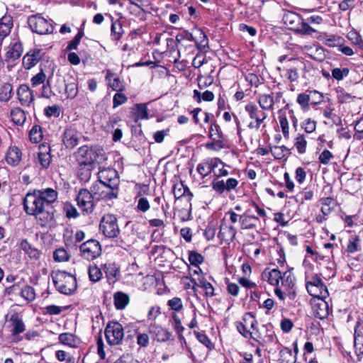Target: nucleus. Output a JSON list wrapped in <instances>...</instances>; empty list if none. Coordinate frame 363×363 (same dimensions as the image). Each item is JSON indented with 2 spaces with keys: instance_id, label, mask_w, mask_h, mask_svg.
I'll return each instance as SVG.
<instances>
[{
  "instance_id": "48",
  "label": "nucleus",
  "mask_w": 363,
  "mask_h": 363,
  "mask_svg": "<svg viewBox=\"0 0 363 363\" xmlns=\"http://www.w3.org/2000/svg\"><path fill=\"white\" fill-rule=\"evenodd\" d=\"M12 96V86L11 84L5 83L1 89L0 100L7 101Z\"/></svg>"
},
{
  "instance_id": "5",
  "label": "nucleus",
  "mask_w": 363,
  "mask_h": 363,
  "mask_svg": "<svg viewBox=\"0 0 363 363\" xmlns=\"http://www.w3.org/2000/svg\"><path fill=\"white\" fill-rule=\"evenodd\" d=\"M306 289L314 298H328L329 293L327 286L317 275L313 276L306 281Z\"/></svg>"
},
{
  "instance_id": "44",
  "label": "nucleus",
  "mask_w": 363,
  "mask_h": 363,
  "mask_svg": "<svg viewBox=\"0 0 363 363\" xmlns=\"http://www.w3.org/2000/svg\"><path fill=\"white\" fill-rule=\"evenodd\" d=\"M271 152L275 159L281 160L289 154V150L282 146H274L272 148Z\"/></svg>"
},
{
  "instance_id": "57",
  "label": "nucleus",
  "mask_w": 363,
  "mask_h": 363,
  "mask_svg": "<svg viewBox=\"0 0 363 363\" xmlns=\"http://www.w3.org/2000/svg\"><path fill=\"white\" fill-rule=\"evenodd\" d=\"M348 39L359 48L363 50V40L361 35L356 32H350L347 34Z\"/></svg>"
},
{
  "instance_id": "37",
  "label": "nucleus",
  "mask_w": 363,
  "mask_h": 363,
  "mask_svg": "<svg viewBox=\"0 0 363 363\" xmlns=\"http://www.w3.org/2000/svg\"><path fill=\"white\" fill-rule=\"evenodd\" d=\"M361 250V239L359 236L355 235L350 238L347 251L349 253H354Z\"/></svg>"
},
{
  "instance_id": "7",
  "label": "nucleus",
  "mask_w": 363,
  "mask_h": 363,
  "mask_svg": "<svg viewBox=\"0 0 363 363\" xmlns=\"http://www.w3.org/2000/svg\"><path fill=\"white\" fill-rule=\"evenodd\" d=\"M77 204L79 208L86 213H91L94 211V201L91 192L87 189H81L78 194Z\"/></svg>"
},
{
  "instance_id": "36",
  "label": "nucleus",
  "mask_w": 363,
  "mask_h": 363,
  "mask_svg": "<svg viewBox=\"0 0 363 363\" xmlns=\"http://www.w3.org/2000/svg\"><path fill=\"white\" fill-rule=\"evenodd\" d=\"M294 146L299 154H303L306 152L307 140L303 134H298L295 138Z\"/></svg>"
},
{
  "instance_id": "1",
  "label": "nucleus",
  "mask_w": 363,
  "mask_h": 363,
  "mask_svg": "<svg viewBox=\"0 0 363 363\" xmlns=\"http://www.w3.org/2000/svg\"><path fill=\"white\" fill-rule=\"evenodd\" d=\"M57 191L52 188L28 192L23 199V207L27 214L34 216L40 226L45 227L54 218L52 203L57 199Z\"/></svg>"
},
{
  "instance_id": "43",
  "label": "nucleus",
  "mask_w": 363,
  "mask_h": 363,
  "mask_svg": "<svg viewBox=\"0 0 363 363\" xmlns=\"http://www.w3.org/2000/svg\"><path fill=\"white\" fill-rule=\"evenodd\" d=\"M294 31L302 35H312L313 33L316 32V30L310 26L303 18L301 23H300V25L296 27Z\"/></svg>"
},
{
  "instance_id": "56",
  "label": "nucleus",
  "mask_w": 363,
  "mask_h": 363,
  "mask_svg": "<svg viewBox=\"0 0 363 363\" xmlns=\"http://www.w3.org/2000/svg\"><path fill=\"white\" fill-rule=\"evenodd\" d=\"M354 328V345L357 347L360 345L359 350L363 352V335L357 331V328H363V323L359 321L357 322Z\"/></svg>"
},
{
  "instance_id": "59",
  "label": "nucleus",
  "mask_w": 363,
  "mask_h": 363,
  "mask_svg": "<svg viewBox=\"0 0 363 363\" xmlns=\"http://www.w3.org/2000/svg\"><path fill=\"white\" fill-rule=\"evenodd\" d=\"M211 186L212 189L219 194H222L225 191H226L225 183L224 180H219L216 179L213 180Z\"/></svg>"
},
{
  "instance_id": "4",
  "label": "nucleus",
  "mask_w": 363,
  "mask_h": 363,
  "mask_svg": "<svg viewBox=\"0 0 363 363\" xmlns=\"http://www.w3.org/2000/svg\"><path fill=\"white\" fill-rule=\"evenodd\" d=\"M28 23L33 32L40 35H47L53 32L52 25L40 14L29 16Z\"/></svg>"
},
{
  "instance_id": "12",
  "label": "nucleus",
  "mask_w": 363,
  "mask_h": 363,
  "mask_svg": "<svg viewBox=\"0 0 363 363\" xmlns=\"http://www.w3.org/2000/svg\"><path fill=\"white\" fill-rule=\"evenodd\" d=\"M80 133L72 127L67 128L63 134L62 141L66 148L73 149L79 143Z\"/></svg>"
},
{
  "instance_id": "20",
  "label": "nucleus",
  "mask_w": 363,
  "mask_h": 363,
  "mask_svg": "<svg viewBox=\"0 0 363 363\" xmlns=\"http://www.w3.org/2000/svg\"><path fill=\"white\" fill-rule=\"evenodd\" d=\"M149 332L154 335L155 339L158 342H165L171 337L168 330L156 324L150 325Z\"/></svg>"
},
{
  "instance_id": "64",
  "label": "nucleus",
  "mask_w": 363,
  "mask_h": 363,
  "mask_svg": "<svg viewBox=\"0 0 363 363\" xmlns=\"http://www.w3.org/2000/svg\"><path fill=\"white\" fill-rule=\"evenodd\" d=\"M301 127L307 133H311L315 130L316 123L315 121L308 118L303 122Z\"/></svg>"
},
{
  "instance_id": "15",
  "label": "nucleus",
  "mask_w": 363,
  "mask_h": 363,
  "mask_svg": "<svg viewBox=\"0 0 363 363\" xmlns=\"http://www.w3.org/2000/svg\"><path fill=\"white\" fill-rule=\"evenodd\" d=\"M99 230L106 238H113V216L112 214H107L102 217Z\"/></svg>"
},
{
  "instance_id": "18",
  "label": "nucleus",
  "mask_w": 363,
  "mask_h": 363,
  "mask_svg": "<svg viewBox=\"0 0 363 363\" xmlns=\"http://www.w3.org/2000/svg\"><path fill=\"white\" fill-rule=\"evenodd\" d=\"M38 159L43 168H48L52 160L50 145L47 144H42L39 146Z\"/></svg>"
},
{
  "instance_id": "63",
  "label": "nucleus",
  "mask_w": 363,
  "mask_h": 363,
  "mask_svg": "<svg viewBox=\"0 0 363 363\" xmlns=\"http://www.w3.org/2000/svg\"><path fill=\"white\" fill-rule=\"evenodd\" d=\"M220 127L218 125L212 124L209 130V137L214 141H220L221 135L219 132Z\"/></svg>"
},
{
  "instance_id": "50",
  "label": "nucleus",
  "mask_w": 363,
  "mask_h": 363,
  "mask_svg": "<svg viewBox=\"0 0 363 363\" xmlns=\"http://www.w3.org/2000/svg\"><path fill=\"white\" fill-rule=\"evenodd\" d=\"M203 261V257L197 252L189 251V262L193 267H197L201 264Z\"/></svg>"
},
{
  "instance_id": "32",
  "label": "nucleus",
  "mask_w": 363,
  "mask_h": 363,
  "mask_svg": "<svg viewBox=\"0 0 363 363\" xmlns=\"http://www.w3.org/2000/svg\"><path fill=\"white\" fill-rule=\"evenodd\" d=\"M235 230L233 226L222 227L219 231L218 237L225 241H232L235 236Z\"/></svg>"
},
{
  "instance_id": "6",
  "label": "nucleus",
  "mask_w": 363,
  "mask_h": 363,
  "mask_svg": "<svg viewBox=\"0 0 363 363\" xmlns=\"http://www.w3.org/2000/svg\"><path fill=\"white\" fill-rule=\"evenodd\" d=\"M79 250L82 257L84 259L93 260L100 255L101 248L99 241L91 239L82 243L79 247Z\"/></svg>"
},
{
  "instance_id": "34",
  "label": "nucleus",
  "mask_w": 363,
  "mask_h": 363,
  "mask_svg": "<svg viewBox=\"0 0 363 363\" xmlns=\"http://www.w3.org/2000/svg\"><path fill=\"white\" fill-rule=\"evenodd\" d=\"M193 98L198 103H201V101H212L214 99V94L212 91L206 90L201 94L198 90L194 91Z\"/></svg>"
},
{
  "instance_id": "41",
  "label": "nucleus",
  "mask_w": 363,
  "mask_h": 363,
  "mask_svg": "<svg viewBox=\"0 0 363 363\" xmlns=\"http://www.w3.org/2000/svg\"><path fill=\"white\" fill-rule=\"evenodd\" d=\"M84 35L83 28H79L77 34L71 41L69 42L68 45L66 48V50H76Z\"/></svg>"
},
{
  "instance_id": "23",
  "label": "nucleus",
  "mask_w": 363,
  "mask_h": 363,
  "mask_svg": "<svg viewBox=\"0 0 363 363\" xmlns=\"http://www.w3.org/2000/svg\"><path fill=\"white\" fill-rule=\"evenodd\" d=\"M191 281L194 284V286H192L193 289L196 285L202 288L205 291V294L207 296H214V288L213 285L207 281L203 277L197 278L192 277Z\"/></svg>"
},
{
  "instance_id": "39",
  "label": "nucleus",
  "mask_w": 363,
  "mask_h": 363,
  "mask_svg": "<svg viewBox=\"0 0 363 363\" xmlns=\"http://www.w3.org/2000/svg\"><path fill=\"white\" fill-rule=\"evenodd\" d=\"M173 194L176 199L182 198L186 194L191 195L190 191L187 186H185L182 183L175 184L173 186Z\"/></svg>"
},
{
  "instance_id": "47",
  "label": "nucleus",
  "mask_w": 363,
  "mask_h": 363,
  "mask_svg": "<svg viewBox=\"0 0 363 363\" xmlns=\"http://www.w3.org/2000/svg\"><path fill=\"white\" fill-rule=\"evenodd\" d=\"M89 277L91 281L96 282L99 281L102 277L101 269L95 264L89 266Z\"/></svg>"
},
{
  "instance_id": "22",
  "label": "nucleus",
  "mask_w": 363,
  "mask_h": 363,
  "mask_svg": "<svg viewBox=\"0 0 363 363\" xmlns=\"http://www.w3.org/2000/svg\"><path fill=\"white\" fill-rule=\"evenodd\" d=\"M22 153L18 147L16 146L10 147L6 155L7 163L11 166H16L21 160Z\"/></svg>"
},
{
  "instance_id": "8",
  "label": "nucleus",
  "mask_w": 363,
  "mask_h": 363,
  "mask_svg": "<svg viewBox=\"0 0 363 363\" xmlns=\"http://www.w3.org/2000/svg\"><path fill=\"white\" fill-rule=\"evenodd\" d=\"M239 222L242 229L251 230L257 227L259 219L252 214V208H249L240 216Z\"/></svg>"
},
{
  "instance_id": "24",
  "label": "nucleus",
  "mask_w": 363,
  "mask_h": 363,
  "mask_svg": "<svg viewBox=\"0 0 363 363\" xmlns=\"http://www.w3.org/2000/svg\"><path fill=\"white\" fill-rule=\"evenodd\" d=\"M130 303V296L128 294L122 292H115L114 295V304L115 308L117 310H123Z\"/></svg>"
},
{
  "instance_id": "3",
  "label": "nucleus",
  "mask_w": 363,
  "mask_h": 363,
  "mask_svg": "<svg viewBox=\"0 0 363 363\" xmlns=\"http://www.w3.org/2000/svg\"><path fill=\"white\" fill-rule=\"evenodd\" d=\"M52 281L57 290L61 294L70 295L77 289L76 278L65 271H57L52 274Z\"/></svg>"
},
{
  "instance_id": "27",
  "label": "nucleus",
  "mask_w": 363,
  "mask_h": 363,
  "mask_svg": "<svg viewBox=\"0 0 363 363\" xmlns=\"http://www.w3.org/2000/svg\"><path fill=\"white\" fill-rule=\"evenodd\" d=\"M69 78L71 81H67L65 84V93L67 99H73L78 94V82L77 79H74L72 77Z\"/></svg>"
},
{
  "instance_id": "52",
  "label": "nucleus",
  "mask_w": 363,
  "mask_h": 363,
  "mask_svg": "<svg viewBox=\"0 0 363 363\" xmlns=\"http://www.w3.org/2000/svg\"><path fill=\"white\" fill-rule=\"evenodd\" d=\"M337 93V100L340 103H350L353 100L354 96H352L342 88L338 89Z\"/></svg>"
},
{
  "instance_id": "55",
  "label": "nucleus",
  "mask_w": 363,
  "mask_h": 363,
  "mask_svg": "<svg viewBox=\"0 0 363 363\" xmlns=\"http://www.w3.org/2000/svg\"><path fill=\"white\" fill-rule=\"evenodd\" d=\"M170 321L172 327L177 333L180 334L183 332L184 327L182 326L181 319L177 314L173 313L171 315Z\"/></svg>"
},
{
  "instance_id": "28",
  "label": "nucleus",
  "mask_w": 363,
  "mask_h": 363,
  "mask_svg": "<svg viewBox=\"0 0 363 363\" xmlns=\"http://www.w3.org/2000/svg\"><path fill=\"white\" fill-rule=\"evenodd\" d=\"M98 178L100 184L113 186V170L111 168H104L99 172Z\"/></svg>"
},
{
  "instance_id": "54",
  "label": "nucleus",
  "mask_w": 363,
  "mask_h": 363,
  "mask_svg": "<svg viewBox=\"0 0 363 363\" xmlns=\"http://www.w3.org/2000/svg\"><path fill=\"white\" fill-rule=\"evenodd\" d=\"M167 306L172 311L179 312L183 308V302L180 298L174 297L167 301Z\"/></svg>"
},
{
  "instance_id": "58",
  "label": "nucleus",
  "mask_w": 363,
  "mask_h": 363,
  "mask_svg": "<svg viewBox=\"0 0 363 363\" xmlns=\"http://www.w3.org/2000/svg\"><path fill=\"white\" fill-rule=\"evenodd\" d=\"M52 95H55L52 91L50 82L48 81L45 84L42 85L40 96L45 99H50Z\"/></svg>"
},
{
  "instance_id": "51",
  "label": "nucleus",
  "mask_w": 363,
  "mask_h": 363,
  "mask_svg": "<svg viewBox=\"0 0 363 363\" xmlns=\"http://www.w3.org/2000/svg\"><path fill=\"white\" fill-rule=\"evenodd\" d=\"M21 295L23 298L29 301H33L35 296L34 289L28 285L21 289Z\"/></svg>"
},
{
  "instance_id": "45",
  "label": "nucleus",
  "mask_w": 363,
  "mask_h": 363,
  "mask_svg": "<svg viewBox=\"0 0 363 363\" xmlns=\"http://www.w3.org/2000/svg\"><path fill=\"white\" fill-rule=\"evenodd\" d=\"M242 320L244 325L257 332V321L252 313H246L243 316Z\"/></svg>"
},
{
  "instance_id": "17",
  "label": "nucleus",
  "mask_w": 363,
  "mask_h": 363,
  "mask_svg": "<svg viewBox=\"0 0 363 363\" xmlns=\"http://www.w3.org/2000/svg\"><path fill=\"white\" fill-rule=\"evenodd\" d=\"M245 111L248 113L251 119L257 121V122H263L267 117V113L262 109L253 104H247L245 107Z\"/></svg>"
},
{
  "instance_id": "35",
  "label": "nucleus",
  "mask_w": 363,
  "mask_h": 363,
  "mask_svg": "<svg viewBox=\"0 0 363 363\" xmlns=\"http://www.w3.org/2000/svg\"><path fill=\"white\" fill-rule=\"evenodd\" d=\"M59 341L60 343L70 347H76L77 345V340L75 336L71 333L60 334L59 336Z\"/></svg>"
},
{
  "instance_id": "25",
  "label": "nucleus",
  "mask_w": 363,
  "mask_h": 363,
  "mask_svg": "<svg viewBox=\"0 0 363 363\" xmlns=\"http://www.w3.org/2000/svg\"><path fill=\"white\" fill-rule=\"evenodd\" d=\"M281 281V284L284 286L290 289V291L288 293L287 296L291 300H293L295 297V292H294V291H293V287L295 284H294V281H295L294 277L290 272H286L284 273Z\"/></svg>"
},
{
  "instance_id": "62",
  "label": "nucleus",
  "mask_w": 363,
  "mask_h": 363,
  "mask_svg": "<svg viewBox=\"0 0 363 363\" xmlns=\"http://www.w3.org/2000/svg\"><path fill=\"white\" fill-rule=\"evenodd\" d=\"M279 123L284 137L286 139L289 138V121L286 116L279 117Z\"/></svg>"
},
{
  "instance_id": "11",
  "label": "nucleus",
  "mask_w": 363,
  "mask_h": 363,
  "mask_svg": "<svg viewBox=\"0 0 363 363\" xmlns=\"http://www.w3.org/2000/svg\"><path fill=\"white\" fill-rule=\"evenodd\" d=\"M18 99L22 106H29L34 101L33 92L27 84H21L16 91Z\"/></svg>"
},
{
  "instance_id": "42",
  "label": "nucleus",
  "mask_w": 363,
  "mask_h": 363,
  "mask_svg": "<svg viewBox=\"0 0 363 363\" xmlns=\"http://www.w3.org/2000/svg\"><path fill=\"white\" fill-rule=\"evenodd\" d=\"M21 247L23 250L31 258L38 259L40 257V252L38 250L32 247L26 240H23L21 242Z\"/></svg>"
},
{
  "instance_id": "30",
  "label": "nucleus",
  "mask_w": 363,
  "mask_h": 363,
  "mask_svg": "<svg viewBox=\"0 0 363 363\" xmlns=\"http://www.w3.org/2000/svg\"><path fill=\"white\" fill-rule=\"evenodd\" d=\"M194 38L196 41H194L198 46L206 47L208 45V40L203 30L200 28H195L194 29Z\"/></svg>"
},
{
  "instance_id": "14",
  "label": "nucleus",
  "mask_w": 363,
  "mask_h": 363,
  "mask_svg": "<svg viewBox=\"0 0 363 363\" xmlns=\"http://www.w3.org/2000/svg\"><path fill=\"white\" fill-rule=\"evenodd\" d=\"M100 186L97 184L91 186V191L94 195H98V199L111 201L113 196V186L100 184Z\"/></svg>"
},
{
  "instance_id": "60",
  "label": "nucleus",
  "mask_w": 363,
  "mask_h": 363,
  "mask_svg": "<svg viewBox=\"0 0 363 363\" xmlns=\"http://www.w3.org/2000/svg\"><path fill=\"white\" fill-rule=\"evenodd\" d=\"M115 345L121 343L124 337L123 328L119 323L115 321Z\"/></svg>"
},
{
  "instance_id": "31",
  "label": "nucleus",
  "mask_w": 363,
  "mask_h": 363,
  "mask_svg": "<svg viewBox=\"0 0 363 363\" xmlns=\"http://www.w3.org/2000/svg\"><path fill=\"white\" fill-rule=\"evenodd\" d=\"M267 278V281L272 286H279V281L282 279L281 272L277 269H273L267 274L264 273Z\"/></svg>"
},
{
  "instance_id": "49",
  "label": "nucleus",
  "mask_w": 363,
  "mask_h": 363,
  "mask_svg": "<svg viewBox=\"0 0 363 363\" xmlns=\"http://www.w3.org/2000/svg\"><path fill=\"white\" fill-rule=\"evenodd\" d=\"M349 72L350 69L348 68L336 67L332 69L331 75L335 79L340 81L342 80L345 77H346L349 74Z\"/></svg>"
},
{
  "instance_id": "16",
  "label": "nucleus",
  "mask_w": 363,
  "mask_h": 363,
  "mask_svg": "<svg viewBox=\"0 0 363 363\" xmlns=\"http://www.w3.org/2000/svg\"><path fill=\"white\" fill-rule=\"evenodd\" d=\"M23 52L22 45L18 41L11 43L5 55V60L8 62H13L19 59Z\"/></svg>"
},
{
  "instance_id": "40",
  "label": "nucleus",
  "mask_w": 363,
  "mask_h": 363,
  "mask_svg": "<svg viewBox=\"0 0 363 363\" xmlns=\"http://www.w3.org/2000/svg\"><path fill=\"white\" fill-rule=\"evenodd\" d=\"M13 27V18L5 15L0 19V32L11 33Z\"/></svg>"
},
{
  "instance_id": "2",
  "label": "nucleus",
  "mask_w": 363,
  "mask_h": 363,
  "mask_svg": "<svg viewBox=\"0 0 363 363\" xmlns=\"http://www.w3.org/2000/svg\"><path fill=\"white\" fill-rule=\"evenodd\" d=\"M102 155L103 149L101 148L83 145L74 152V157L79 167L90 171L94 163Z\"/></svg>"
},
{
  "instance_id": "29",
  "label": "nucleus",
  "mask_w": 363,
  "mask_h": 363,
  "mask_svg": "<svg viewBox=\"0 0 363 363\" xmlns=\"http://www.w3.org/2000/svg\"><path fill=\"white\" fill-rule=\"evenodd\" d=\"M12 121L17 125H22L26 121V113L21 108H15L11 111Z\"/></svg>"
},
{
  "instance_id": "46",
  "label": "nucleus",
  "mask_w": 363,
  "mask_h": 363,
  "mask_svg": "<svg viewBox=\"0 0 363 363\" xmlns=\"http://www.w3.org/2000/svg\"><path fill=\"white\" fill-rule=\"evenodd\" d=\"M29 138L31 142L38 143L43 138L41 127L39 125H34L29 133Z\"/></svg>"
},
{
  "instance_id": "21",
  "label": "nucleus",
  "mask_w": 363,
  "mask_h": 363,
  "mask_svg": "<svg viewBox=\"0 0 363 363\" xmlns=\"http://www.w3.org/2000/svg\"><path fill=\"white\" fill-rule=\"evenodd\" d=\"M302 16L295 12L287 11L283 16V21L284 24L289 27L291 30H295L296 27L300 25Z\"/></svg>"
},
{
  "instance_id": "13",
  "label": "nucleus",
  "mask_w": 363,
  "mask_h": 363,
  "mask_svg": "<svg viewBox=\"0 0 363 363\" xmlns=\"http://www.w3.org/2000/svg\"><path fill=\"white\" fill-rule=\"evenodd\" d=\"M8 322V327L11 328V333L13 336H16L25 331V324L18 313H12L9 316Z\"/></svg>"
},
{
  "instance_id": "53",
  "label": "nucleus",
  "mask_w": 363,
  "mask_h": 363,
  "mask_svg": "<svg viewBox=\"0 0 363 363\" xmlns=\"http://www.w3.org/2000/svg\"><path fill=\"white\" fill-rule=\"evenodd\" d=\"M53 257L56 262H65L69 259V255L65 249L58 248L54 252Z\"/></svg>"
},
{
  "instance_id": "19",
  "label": "nucleus",
  "mask_w": 363,
  "mask_h": 363,
  "mask_svg": "<svg viewBox=\"0 0 363 363\" xmlns=\"http://www.w3.org/2000/svg\"><path fill=\"white\" fill-rule=\"evenodd\" d=\"M40 50H34L27 53L23 58V65L26 69H30L34 67L41 59Z\"/></svg>"
},
{
  "instance_id": "9",
  "label": "nucleus",
  "mask_w": 363,
  "mask_h": 363,
  "mask_svg": "<svg viewBox=\"0 0 363 363\" xmlns=\"http://www.w3.org/2000/svg\"><path fill=\"white\" fill-rule=\"evenodd\" d=\"M313 304V311L314 315L320 319H325L329 315L331 308L328 302L325 300L327 298H316Z\"/></svg>"
},
{
  "instance_id": "26",
  "label": "nucleus",
  "mask_w": 363,
  "mask_h": 363,
  "mask_svg": "<svg viewBox=\"0 0 363 363\" xmlns=\"http://www.w3.org/2000/svg\"><path fill=\"white\" fill-rule=\"evenodd\" d=\"M258 103L264 111H272L274 109L273 96L271 94H262L257 97Z\"/></svg>"
},
{
  "instance_id": "61",
  "label": "nucleus",
  "mask_w": 363,
  "mask_h": 363,
  "mask_svg": "<svg viewBox=\"0 0 363 363\" xmlns=\"http://www.w3.org/2000/svg\"><path fill=\"white\" fill-rule=\"evenodd\" d=\"M308 93L310 97V102L312 104H319L323 101V96L320 92L316 90H312L308 91Z\"/></svg>"
},
{
  "instance_id": "38",
  "label": "nucleus",
  "mask_w": 363,
  "mask_h": 363,
  "mask_svg": "<svg viewBox=\"0 0 363 363\" xmlns=\"http://www.w3.org/2000/svg\"><path fill=\"white\" fill-rule=\"evenodd\" d=\"M133 110L136 120L148 118L147 108L145 104H135Z\"/></svg>"
},
{
  "instance_id": "33",
  "label": "nucleus",
  "mask_w": 363,
  "mask_h": 363,
  "mask_svg": "<svg viewBox=\"0 0 363 363\" xmlns=\"http://www.w3.org/2000/svg\"><path fill=\"white\" fill-rule=\"evenodd\" d=\"M50 77H47L43 69H40V72L34 75L30 79V84L33 88L37 87L40 85H43L48 81H49Z\"/></svg>"
},
{
  "instance_id": "10",
  "label": "nucleus",
  "mask_w": 363,
  "mask_h": 363,
  "mask_svg": "<svg viewBox=\"0 0 363 363\" xmlns=\"http://www.w3.org/2000/svg\"><path fill=\"white\" fill-rule=\"evenodd\" d=\"M220 164L221 160L219 158H209L199 164L196 169L202 177H205L212 172V169L219 167Z\"/></svg>"
}]
</instances>
